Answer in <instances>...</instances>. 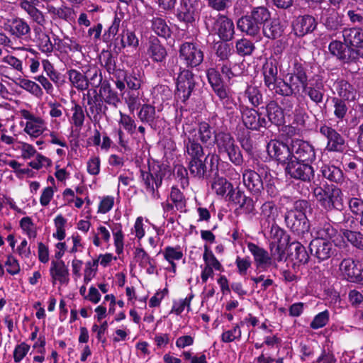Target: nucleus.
<instances>
[{
    "instance_id": "39448f33",
    "label": "nucleus",
    "mask_w": 363,
    "mask_h": 363,
    "mask_svg": "<svg viewBox=\"0 0 363 363\" xmlns=\"http://www.w3.org/2000/svg\"><path fill=\"white\" fill-rule=\"evenodd\" d=\"M271 177L269 167L264 164H257L253 169L246 168L242 172V182L247 189L255 196L259 195L264 190L262 178Z\"/></svg>"
},
{
    "instance_id": "ddd939ff",
    "label": "nucleus",
    "mask_w": 363,
    "mask_h": 363,
    "mask_svg": "<svg viewBox=\"0 0 363 363\" xmlns=\"http://www.w3.org/2000/svg\"><path fill=\"white\" fill-rule=\"evenodd\" d=\"M308 72V65L301 59H294L289 66L287 74L289 81L294 84V87L297 88V91L309 82Z\"/></svg>"
},
{
    "instance_id": "37998d69",
    "label": "nucleus",
    "mask_w": 363,
    "mask_h": 363,
    "mask_svg": "<svg viewBox=\"0 0 363 363\" xmlns=\"http://www.w3.org/2000/svg\"><path fill=\"white\" fill-rule=\"evenodd\" d=\"M85 76L88 88L89 86L93 88L100 87L104 81L103 80L101 70L96 66H89L85 71Z\"/></svg>"
},
{
    "instance_id": "aec40b11",
    "label": "nucleus",
    "mask_w": 363,
    "mask_h": 363,
    "mask_svg": "<svg viewBox=\"0 0 363 363\" xmlns=\"http://www.w3.org/2000/svg\"><path fill=\"white\" fill-rule=\"evenodd\" d=\"M146 54L152 62L159 65L165 64L168 56L166 47L155 36L149 38Z\"/></svg>"
},
{
    "instance_id": "412c9836",
    "label": "nucleus",
    "mask_w": 363,
    "mask_h": 363,
    "mask_svg": "<svg viewBox=\"0 0 363 363\" xmlns=\"http://www.w3.org/2000/svg\"><path fill=\"white\" fill-rule=\"evenodd\" d=\"M242 119L247 129L258 130L260 127L266 128L268 123L264 118H260V115L255 108L240 105Z\"/></svg>"
},
{
    "instance_id": "1a4fd4ad",
    "label": "nucleus",
    "mask_w": 363,
    "mask_h": 363,
    "mask_svg": "<svg viewBox=\"0 0 363 363\" xmlns=\"http://www.w3.org/2000/svg\"><path fill=\"white\" fill-rule=\"evenodd\" d=\"M196 85L195 74L192 70L180 66L176 79L175 96L185 104L191 96Z\"/></svg>"
},
{
    "instance_id": "680f3d73",
    "label": "nucleus",
    "mask_w": 363,
    "mask_h": 363,
    "mask_svg": "<svg viewBox=\"0 0 363 363\" xmlns=\"http://www.w3.org/2000/svg\"><path fill=\"white\" fill-rule=\"evenodd\" d=\"M121 23V19L117 16V14H115L111 26L107 30H105L102 35V40L104 43L110 42L112 38L116 36L119 30Z\"/></svg>"
},
{
    "instance_id": "6ab92c4d",
    "label": "nucleus",
    "mask_w": 363,
    "mask_h": 363,
    "mask_svg": "<svg viewBox=\"0 0 363 363\" xmlns=\"http://www.w3.org/2000/svg\"><path fill=\"white\" fill-rule=\"evenodd\" d=\"M291 148L294 160L309 163L315 159L314 149L308 142L298 138L291 140Z\"/></svg>"
},
{
    "instance_id": "c03bdc74",
    "label": "nucleus",
    "mask_w": 363,
    "mask_h": 363,
    "mask_svg": "<svg viewBox=\"0 0 363 363\" xmlns=\"http://www.w3.org/2000/svg\"><path fill=\"white\" fill-rule=\"evenodd\" d=\"M289 250L292 259L301 264L308 263L310 256L305 247L299 242H292L289 245Z\"/></svg>"
},
{
    "instance_id": "a19ab883",
    "label": "nucleus",
    "mask_w": 363,
    "mask_h": 363,
    "mask_svg": "<svg viewBox=\"0 0 363 363\" xmlns=\"http://www.w3.org/2000/svg\"><path fill=\"white\" fill-rule=\"evenodd\" d=\"M279 215L278 208L275 203L272 201H265L261 206V216L269 227L270 223H274Z\"/></svg>"
},
{
    "instance_id": "052dcab7",
    "label": "nucleus",
    "mask_w": 363,
    "mask_h": 363,
    "mask_svg": "<svg viewBox=\"0 0 363 363\" xmlns=\"http://www.w3.org/2000/svg\"><path fill=\"white\" fill-rule=\"evenodd\" d=\"M357 191V185H353L351 189V195L353 196L349 200V207L351 212L355 216H361L363 214V200L356 197L357 194L353 192Z\"/></svg>"
},
{
    "instance_id": "423d86ee",
    "label": "nucleus",
    "mask_w": 363,
    "mask_h": 363,
    "mask_svg": "<svg viewBox=\"0 0 363 363\" xmlns=\"http://www.w3.org/2000/svg\"><path fill=\"white\" fill-rule=\"evenodd\" d=\"M330 54L342 64H357L359 58L363 59V49H355L345 42L333 40L328 45Z\"/></svg>"
},
{
    "instance_id": "c9c22d12",
    "label": "nucleus",
    "mask_w": 363,
    "mask_h": 363,
    "mask_svg": "<svg viewBox=\"0 0 363 363\" xmlns=\"http://www.w3.org/2000/svg\"><path fill=\"white\" fill-rule=\"evenodd\" d=\"M278 62L276 59L269 58L266 60L262 65V74L264 77V84L265 86L269 85L279 77L278 76Z\"/></svg>"
},
{
    "instance_id": "a18cd8bd",
    "label": "nucleus",
    "mask_w": 363,
    "mask_h": 363,
    "mask_svg": "<svg viewBox=\"0 0 363 363\" xmlns=\"http://www.w3.org/2000/svg\"><path fill=\"white\" fill-rule=\"evenodd\" d=\"M248 13L262 28L271 18V12L264 6L253 7Z\"/></svg>"
},
{
    "instance_id": "f8f14e48",
    "label": "nucleus",
    "mask_w": 363,
    "mask_h": 363,
    "mask_svg": "<svg viewBox=\"0 0 363 363\" xmlns=\"http://www.w3.org/2000/svg\"><path fill=\"white\" fill-rule=\"evenodd\" d=\"M317 27V19L311 14L298 15L291 21V33L298 38L313 33Z\"/></svg>"
},
{
    "instance_id": "f257e3e1",
    "label": "nucleus",
    "mask_w": 363,
    "mask_h": 363,
    "mask_svg": "<svg viewBox=\"0 0 363 363\" xmlns=\"http://www.w3.org/2000/svg\"><path fill=\"white\" fill-rule=\"evenodd\" d=\"M310 203L304 199L296 200L293 208L286 211L284 215L286 225L297 235L308 233L310 229L309 220L306 216V211L310 208Z\"/></svg>"
},
{
    "instance_id": "20e7f679",
    "label": "nucleus",
    "mask_w": 363,
    "mask_h": 363,
    "mask_svg": "<svg viewBox=\"0 0 363 363\" xmlns=\"http://www.w3.org/2000/svg\"><path fill=\"white\" fill-rule=\"evenodd\" d=\"M205 47L194 41L183 42L179 48V59L184 67L182 68L198 69L204 60Z\"/></svg>"
},
{
    "instance_id": "6e6552de",
    "label": "nucleus",
    "mask_w": 363,
    "mask_h": 363,
    "mask_svg": "<svg viewBox=\"0 0 363 363\" xmlns=\"http://www.w3.org/2000/svg\"><path fill=\"white\" fill-rule=\"evenodd\" d=\"M201 0H179L174 16L186 28L194 26L200 16Z\"/></svg>"
},
{
    "instance_id": "79ce46f5",
    "label": "nucleus",
    "mask_w": 363,
    "mask_h": 363,
    "mask_svg": "<svg viewBox=\"0 0 363 363\" xmlns=\"http://www.w3.org/2000/svg\"><path fill=\"white\" fill-rule=\"evenodd\" d=\"M306 130V121L301 116H296L291 125L283 127L286 136L302 135Z\"/></svg>"
},
{
    "instance_id": "f03ea898",
    "label": "nucleus",
    "mask_w": 363,
    "mask_h": 363,
    "mask_svg": "<svg viewBox=\"0 0 363 363\" xmlns=\"http://www.w3.org/2000/svg\"><path fill=\"white\" fill-rule=\"evenodd\" d=\"M313 194L320 205L326 211L337 210L341 215L336 223L345 221V217L342 212L343 208L342 192L340 188L334 185H325L324 187L315 186L313 189Z\"/></svg>"
},
{
    "instance_id": "13d9d810",
    "label": "nucleus",
    "mask_w": 363,
    "mask_h": 363,
    "mask_svg": "<svg viewBox=\"0 0 363 363\" xmlns=\"http://www.w3.org/2000/svg\"><path fill=\"white\" fill-rule=\"evenodd\" d=\"M323 24L328 30L337 31L342 26V18L337 12L333 11L326 15Z\"/></svg>"
},
{
    "instance_id": "2f4dec72",
    "label": "nucleus",
    "mask_w": 363,
    "mask_h": 363,
    "mask_svg": "<svg viewBox=\"0 0 363 363\" xmlns=\"http://www.w3.org/2000/svg\"><path fill=\"white\" fill-rule=\"evenodd\" d=\"M108 105L117 108L119 103H121L120 94L111 86L108 80H104L102 85L99 89V94H98Z\"/></svg>"
},
{
    "instance_id": "7ed1b4c3",
    "label": "nucleus",
    "mask_w": 363,
    "mask_h": 363,
    "mask_svg": "<svg viewBox=\"0 0 363 363\" xmlns=\"http://www.w3.org/2000/svg\"><path fill=\"white\" fill-rule=\"evenodd\" d=\"M206 28L209 33L218 36L223 41H230L235 35V25L233 19L221 13H206L203 16Z\"/></svg>"
},
{
    "instance_id": "0eeeda50",
    "label": "nucleus",
    "mask_w": 363,
    "mask_h": 363,
    "mask_svg": "<svg viewBox=\"0 0 363 363\" xmlns=\"http://www.w3.org/2000/svg\"><path fill=\"white\" fill-rule=\"evenodd\" d=\"M165 174L166 166L159 164L149 166L148 171H140V177L145 186L146 191L152 194L154 199L160 198L157 189L162 185Z\"/></svg>"
},
{
    "instance_id": "e433bc0d",
    "label": "nucleus",
    "mask_w": 363,
    "mask_h": 363,
    "mask_svg": "<svg viewBox=\"0 0 363 363\" xmlns=\"http://www.w3.org/2000/svg\"><path fill=\"white\" fill-rule=\"evenodd\" d=\"M206 77L209 84L216 94L228 89L224 84L220 71L217 68L211 67L206 70Z\"/></svg>"
},
{
    "instance_id": "69168bd1",
    "label": "nucleus",
    "mask_w": 363,
    "mask_h": 363,
    "mask_svg": "<svg viewBox=\"0 0 363 363\" xmlns=\"http://www.w3.org/2000/svg\"><path fill=\"white\" fill-rule=\"evenodd\" d=\"M332 102L334 106L335 116L337 119L342 121L348 110L346 101L338 97H333Z\"/></svg>"
},
{
    "instance_id": "72a5a7b5",
    "label": "nucleus",
    "mask_w": 363,
    "mask_h": 363,
    "mask_svg": "<svg viewBox=\"0 0 363 363\" xmlns=\"http://www.w3.org/2000/svg\"><path fill=\"white\" fill-rule=\"evenodd\" d=\"M50 274L53 283L56 280L61 284L67 283L69 281V269L62 260H52Z\"/></svg>"
},
{
    "instance_id": "a878e982",
    "label": "nucleus",
    "mask_w": 363,
    "mask_h": 363,
    "mask_svg": "<svg viewBox=\"0 0 363 363\" xmlns=\"http://www.w3.org/2000/svg\"><path fill=\"white\" fill-rule=\"evenodd\" d=\"M237 28L242 33L254 37L260 38L262 27L247 13L238 18L236 22Z\"/></svg>"
},
{
    "instance_id": "49530a36",
    "label": "nucleus",
    "mask_w": 363,
    "mask_h": 363,
    "mask_svg": "<svg viewBox=\"0 0 363 363\" xmlns=\"http://www.w3.org/2000/svg\"><path fill=\"white\" fill-rule=\"evenodd\" d=\"M228 42L220 40L214 45L215 54L219 59V62L229 60L230 57L233 53V46L231 44L228 43Z\"/></svg>"
},
{
    "instance_id": "cd10ccee",
    "label": "nucleus",
    "mask_w": 363,
    "mask_h": 363,
    "mask_svg": "<svg viewBox=\"0 0 363 363\" xmlns=\"http://www.w3.org/2000/svg\"><path fill=\"white\" fill-rule=\"evenodd\" d=\"M138 117L141 122L147 123L152 129L157 130L159 116L156 115L155 107L150 104L140 106Z\"/></svg>"
},
{
    "instance_id": "9b49d317",
    "label": "nucleus",
    "mask_w": 363,
    "mask_h": 363,
    "mask_svg": "<svg viewBox=\"0 0 363 363\" xmlns=\"http://www.w3.org/2000/svg\"><path fill=\"white\" fill-rule=\"evenodd\" d=\"M309 250L311 257L315 259L318 263L328 260L337 253V249L331 241L320 238H315L311 241Z\"/></svg>"
},
{
    "instance_id": "0e129e2a",
    "label": "nucleus",
    "mask_w": 363,
    "mask_h": 363,
    "mask_svg": "<svg viewBox=\"0 0 363 363\" xmlns=\"http://www.w3.org/2000/svg\"><path fill=\"white\" fill-rule=\"evenodd\" d=\"M218 67L228 82L240 75V73L235 70L236 65H233L230 60L223 61L222 63L218 64Z\"/></svg>"
},
{
    "instance_id": "c85d7f7f",
    "label": "nucleus",
    "mask_w": 363,
    "mask_h": 363,
    "mask_svg": "<svg viewBox=\"0 0 363 363\" xmlns=\"http://www.w3.org/2000/svg\"><path fill=\"white\" fill-rule=\"evenodd\" d=\"M269 91L276 95L281 96H292L295 94L297 88L294 87V84L289 80L286 82L283 78L279 77L272 84L266 86Z\"/></svg>"
},
{
    "instance_id": "e2e57ef3",
    "label": "nucleus",
    "mask_w": 363,
    "mask_h": 363,
    "mask_svg": "<svg viewBox=\"0 0 363 363\" xmlns=\"http://www.w3.org/2000/svg\"><path fill=\"white\" fill-rule=\"evenodd\" d=\"M19 86L36 97L40 98L43 95L40 86L33 81L24 78L19 79Z\"/></svg>"
},
{
    "instance_id": "58836bf2",
    "label": "nucleus",
    "mask_w": 363,
    "mask_h": 363,
    "mask_svg": "<svg viewBox=\"0 0 363 363\" xmlns=\"http://www.w3.org/2000/svg\"><path fill=\"white\" fill-rule=\"evenodd\" d=\"M71 85L78 91L88 89L87 81L85 76V71L81 72L75 69H68L67 72Z\"/></svg>"
},
{
    "instance_id": "bf43d9fd",
    "label": "nucleus",
    "mask_w": 363,
    "mask_h": 363,
    "mask_svg": "<svg viewBox=\"0 0 363 363\" xmlns=\"http://www.w3.org/2000/svg\"><path fill=\"white\" fill-rule=\"evenodd\" d=\"M232 186L233 184L223 177L216 178L211 184L212 189L217 195L225 197Z\"/></svg>"
},
{
    "instance_id": "2eb2a0df",
    "label": "nucleus",
    "mask_w": 363,
    "mask_h": 363,
    "mask_svg": "<svg viewBox=\"0 0 363 363\" xmlns=\"http://www.w3.org/2000/svg\"><path fill=\"white\" fill-rule=\"evenodd\" d=\"M214 156H207L204 160L202 158L191 159L188 169L190 174L198 179H208L213 171Z\"/></svg>"
},
{
    "instance_id": "bb28decb",
    "label": "nucleus",
    "mask_w": 363,
    "mask_h": 363,
    "mask_svg": "<svg viewBox=\"0 0 363 363\" xmlns=\"http://www.w3.org/2000/svg\"><path fill=\"white\" fill-rule=\"evenodd\" d=\"M343 40L355 49H363V28L360 27L345 28L342 30Z\"/></svg>"
},
{
    "instance_id": "4be33fe9",
    "label": "nucleus",
    "mask_w": 363,
    "mask_h": 363,
    "mask_svg": "<svg viewBox=\"0 0 363 363\" xmlns=\"http://www.w3.org/2000/svg\"><path fill=\"white\" fill-rule=\"evenodd\" d=\"M4 28L11 35L20 39H26L30 34V28L27 21L17 16L6 19Z\"/></svg>"
},
{
    "instance_id": "774afa93",
    "label": "nucleus",
    "mask_w": 363,
    "mask_h": 363,
    "mask_svg": "<svg viewBox=\"0 0 363 363\" xmlns=\"http://www.w3.org/2000/svg\"><path fill=\"white\" fill-rule=\"evenodd\" d=\"M216 96L219 98L223 107L227 110L228 114L233 113V107L236 106V103L230 94L229 89L220 91Z\"/></svg>"
},
{
    "instance_id": "de8ad7c7",
    "label": "nucleus",
    "mask_w": 363,
    "mask_h": 363,
    "mask_svg": "<svg viewBox=\"0 0 363 363\" xmlns=\"http://www.w3.org/2000/svg\"><path fill=\"white\" fill-rule=\"evenodd\" d=\"M321 173L323 177L332 182L340 183L343 180L342 171L335 165H323L321 167Z\"/></svg>"
},
{
    "instance_id": "a211bd4d",
    "label": "nucleus",
    "mask_w": 363,
    "mask_h": 363,
    "mask_svg": "<svg viewBox=\"0 0 363 363\" xmlns=\"http://www.w3.org/2000/svg\"><path fill=\"white\" fill-rule=\"evenodd\" d=\"M339 269L347 281L363 285V269L358 267L357 262L352 258L343 259L340 264Z\"/></svg>"
},
{
    "instance_id": "09e8293b",
    "label": "nucleus",
    "mask_w": 363,
    "mask_h": 363,
    "mask_svg": "<svg viewBox=\"0 0 363 363\" xmlns=\"http://www.w3.org/2000/svg\"><path fill=\"white\" fill-rule=\"evenodd\" d=\"M208 122L213 130V136H227L230 135L227 133V127L224 124V121L217 114H213L208 118Z\"/></svg>"
},
{
    "instance_id": "9d476101",
    "label": "nucleus",
    "mask_w": 363,
    "mask_h": 363,
    "mask_svg": "<svg viewBox=\"0 0 363 363\" xmlns=\"http://www.w3.org/2000/svg\"><path fill=\"white\" fill-rule=\"evenodd\" d=\"M292 138H274L267 145V150L271 156L276 157L280 163H286L293 159L291 148Z\"/></svg>"
},
{
    "instance_id": "c756f323",
    "label": "nucleus",
    "mask_w": 363,
    "mask_h": 363,
    "mask_svg": "<svg viewBox=\"0 0 363 363\" xmlns=\"http://www.w3.org/2000/svg\"><path fill=\"white\" fill-rule=\"evenodd\" d=\"M114 45L120 51L126 47L137 48L139 45V40L135 31L123 28L121 33L114 40Z\"/></svg>"
},
{
    "instance_id": "864d4df0",
    "label": "nucleus",
    "mask_w": 363,
    "mask_h": 363,
    "mask_svg": "<svg viewBox=\"0 0 363 363\" xmlns=\"http://www.w3.org/2000/svg\"><path fill=\"white\" fill-rule=\"evenodd\" d=\"M342 236L354 247L363 250V233L360 231L345 229L342 231Z\"/></svg>"
},
{
    "instance_id": "4d7b16f0",
    "label": "nucleus",
    "mask_w": 363,
    "mask_h": 363,
    "mask_svg": "<svg viewBox=\"0 0 363 363\" xmlns=\"http://www.w3.org/2000/svg\"><path fill=\"white\" fill-rule=\"evenodd\" d=\"M315 229L317 235L316 238L329 240L334 238L337 234V230L328 222L320 223Z\"/></svg>"
},
{
    "instance_id": "393cba45",
    "label": "nucleus",
    "mask_w": 363,
    "mask_h": 363,
    "mask_svg": "<svg viewBox=\"0 0 363 363\" xmlns=\"http://www.w3.org/2000/svg\"><path fill=\"white\" fill-rule=\"evenodd\" d=\"M21 116L27 120L24 130L30 136H39L45 129L44 121L38 116H34L28 110L23 109L20 111Z\"/></svg>"
},
{
    "instance_id": "603ef678",
    "label": "nucleus",
    "mask_w": 363,
    "mask_h": 363,
    "mask_svg": "<svg viewBox=\"0 0 363 363\" xmlns=\"http://www.w3.org/2000/svg\"><path fill=\"white\" fill-rule=\"evenodd\" d=\"M123 99L130 112L138 108L140 104V90L126 89L122 93Z\"/></svg>"
},
{
    "instance_id": "4c0bfd02",
    "label": "nucleus",
    "mask_w": 363,
    "mask_h": 363,
    "mask_svg": "<svg viewBox=\"0 0 363 363\" xmlns=\"http://www.w3.org/2000/svg\"><path fill=\"white\" fill-rule=\"evenodd\" d=\"M335 89L340 99L345 101H354L356 98V89L345 79H339L335 82Z\"/></svg>"
},
{
    "instance_id": "4468645a",
    "label": "nucleus",
    "mask_w": 363,
    "mask_h": 363,
    "mask_svg": "<svg viewBox=\"0 0 363 363\" xmlns=\"http://www.w3.org/2000/svg\"><path fill=\"white\" fill-rule=\"evenodd\" d=\"M285 171L291 178L305 182H311L314 177L313 168L309 163L293 159L287 162Z\"/></svg>"
},
{
    "instance_id": "ea45409f",
    "label": "nucleus",
    "mask_w": 363,
    "mask_h": 363,
    "mask_svg": "<svg viewBox=\"0 0 363 363\" xmlns=\"http://www.w3.org/2000/svg\"><path fill=\"white\" fill-rule=\"evenodd\" d=\"M116 56H114L111 51L103 50L99 55V63L109 74H116L118 72L116 68Z\"/></svg>"
},
{
    "instance_id": "8fccbe9b",
    "label": "nucleus",
    "mask_w": 363,
    "mask_h": 363,
    "mask_svg": "<svg viewBox=\"0 0 363 363\" xmlns=\"http://www.w3.org/2000/svg\"><path fill=\"white\" fill-rule=\"evenodd\" d=\"M123 79L125 81L127 89L140 90L143 84V79L139 72H128L123 69Z\"/></svg>"
},
{
    "instance_id": "b1692460",
    "label": "nucleus",
    "mask_w": 363,
    "mask_h": 363,
    "mask_svg": "<svg viewBox=\"0 0 363 363\" xmlns=\"http://www.w3.org/2000/svg\"><path fill=\"white\" fill-rule=\"evenodd\" d=\"M94 92L95 94L93 96L90 95L87 96L89 109L86 111V115L90 118H93L94 121H98L102 118L103 116H106L108 107L101 96L96 94V91H94Z\"/></svg>"
},
{
    "instance_id": "dca6fc26",
    "label": "nucleus",
    "mask_w": 363,
    "mask_h": 363,
    "mask_svg": "<svg viewBox=\"0 0 363 363\" xmlns=\"http://www.w3.org/2000/svg\"><path fill=\"white\" fill-rule=\"evenodd\" d=\"M301 88L303 93L316 105L323 102L325 96V85L322 76L314 74L310 79V82Z\"/></svg>"
},
{
    "instance_id": "f704fd0d",
    "label": "nucleus",
    "mask_w": 363,
    "mask_h": 363,
    "mask_svg": "<svg viewBox=\"0 0 363 363\" xmlns=\"http://www.w3.org/2000/svg\"><path fill=\"white\" fill-rule=\"evenodd\" d=\"M245 102H248L252 108H257L263 104V94L258 86L247 85L242 94Z\"/></svg>"
},
{
    "instance_id": "473e14b6",
    "label": "nucleus",
    "mask_w": 363,
    "mask_h": 363,
    "mask_svg": "<svg viewBox=\"0 0 363 363\" xmlns=\"http://www.w3.org/2000/svg\"><path fill=\"white\" fill-rule=\"evenodd\" d=\"M284 28V24L279 18H270L262 27V31L265 38L276 40L282 36Z\"/></svg>"
},
{
    "instance_id": "338daca9",
    "label": "nucleus",
    "mask_w": 363,
    "mask_h": 363,
    "mask_svg": "<svg viewBox=\"0 0 363 363\" xmlns=\"http://www.w3.org/2000/svg\"><path fill=\"white\" fill-rule=\"evenodd\" d=\"M37 43L38 47L41 52L46 53L48 55L52 52L54 45L50 40V36L45 33L38 34Z\"/></svg>"
},
{
    "instance_id": "5fc2aeb1",
    "label": "nucleus",
    "mask_w": 363,
    "mask_h": 363,
    "mask_svg": "<svg viewBox=\"0 0 363 363\" xmlns=\"http://www.w3.org/2000/svg\"><path fill=\"white\" fill-rule=\"evenodd\" d=\"M72 107L71 111L73 112L71 117V122L76 128H80L84 124L85 119L84 107L79 105L74 100L71 101Z\"/></svg>"
},
{
    "instance_id": "3c124183",
    "label": "nucleus",
    "mask_w": 363,
    "mask_h": 363,
    "mask_svg": "<svg viewBox=\"0 0 363 363\" xmlns=\"http://www.w3.org/2000/svg\"><path fill=\"white\" fill-rule=\"evenodd\" d=\"M185 145L191 159L203 157V150L197 138H188V140L185 141Z\"/></svg>"
},
{
    "instance_id": "5701e85b",
    "label": "nucleus",
    "mask_w": 363,
    "mask_h": 363,
    "mask_svg": "<svg viewBox=\"0 0 363 363\" xmlns=\"http://www.w3.org/2000/svg\"><path fill=\"white\" fill-rule=\"evenodd\" d=\"M247 249L252 255L255 265L257 270L259 272H264L272 265L273 261L272 257L263 247L253 242H248Z\"/></svg>"
},
{
    "instance_id": "6e6d98bb",
    "label": "nucleus",
    "mask_w": 363,
    "mask_h": 363,
    "mask_svg": "<svg viewBox=\"0 0 363 363\" xmlns=\"http://www.w3.org/2000/svg\"><path fill=\"white\" fill-rule=\"evenodd\" d=\"M236 52L241 57L251 55L255 50V43L249 39L242 38L235 42Z\"/></svg>"
},
{
    "instance_id": "7c9ffc66",
    "label": "nucleus",
    "mask_w": 363,
    "mask_h": 363,
    "mask_svg": "<svg viewBox=\"0 0 363 363\" xmlns=\"http://www.w3.org/2000/svg\"><path fill=\"white\" fill-rule=\"evenodd\" d=\"M268 123L270 122L276 125H281L285 123V115L284 109L275 100L269 101L266 106Z\"/></svg>"
},
{
    "instance_id": "f3484780",
    "label": "nucleus",
    "mask_w": 363,
    "mask_h": 363,
    "mask_svg": "<svg viewBox=\"0 0 363 363\" xmlns=\"http://www.w3.org/2000/svg\"><path fill=\"white\" fill-rule=\"evenodd\" d=\"M152 32L155 34V37L162 38L166 41L173 39V29L171 27L170 21L167 20V17L160 14L152 15V18L148 20Z\"/></svg>"
}]
</instances>
